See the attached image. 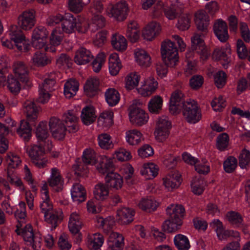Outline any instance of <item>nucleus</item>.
<instances>
[{
    "label": "nucleus",
    "instance_id": "nucleus-1",
    "mask_svg": "<svg viewBox=\"0 0 250 250\" xmlns=\"http://www.w3.org/2000/svg\"><path fill=\"white\" fill-rule=\"evenodd\" d=\"M161 55L164 63L169 67H174L179 61L178 50L174 42L166 40L161 44Z\"/></svg>",
    "mask_w": 250,
    "mask_h": 250
},
{
    "label": "nucleus",
    "instance_id": "nucleus-2",
    "mask_svg": "<svg viewBox=\"0 0 250 250\" xmlns=\"http://www.w3.org/2000/svg\"><path fill=\"white\" fill-rule=\"evenodd\" d=\"M183 115L187 121L190 124H195L199 122L202 117L201 111L197 103L190 100L184 104Z\"/></svg>",
    "mask_w": 250,
    "mask_h": 250
},
{
    "label": "nucleus",
    "instance_id": "nucleus-3",
    "mask_svg": "<svg viewBox=\"0 0 250 250\" xmlns=\"http://www.w3.org/2000/svg\"><path fill=\"white\" fill-rule=\"evenodd\" d=\"M128 6L125 1H121L115 5L110 4L106 9V13L110 18L122 21L126 19Z\"/></svg>",
    "mask_w": 250,
    "mask_h": 250
},
{
    "label": "nucleus",
    "instance_id": "nucleus-4",
    "mask_svg": "<svg viewBox=\"0 0 250 250\" xmlns=\"http://www.w3.org/2000/svg\"><path fill=\"white\" fill-rule=\"evenodd\" d=\"M36 23V12L33 9H28L22 12L18 17V24L22 30H31Z\"/></svg>",
    "mask_w": 250,
    "mask_h": 250
},
{
    "label": "nucleus",
    "instance_id": "nucleus-5",
    "mask_svg": "<svg viewBox=\"0 0 250 250\" xmlns=\"http://www.w3.org/2000/svg\"><path fill=\"white\" fill-rule=\"evenodd\" d=\"M8 34L11 40L14 42L18 50L23 52L28 51L29 45L22 43L25 37L23 32L17 26L11 25L9 29Z\"/></svg>",
    "mask_w": 250,
    "mask_h": 250
},
{
    "label": "nucleus",
    "instance_id": "nucleus-6",
    "mask_svg": "<svg viewBox=\"0 0 250 250\" xmlns=\"http://www.w3.org/2000/svg\"><path fill=\"white\" fill-rule=\"evenodd\" d=\"M203 33L202 34L197 33H194L191 38V49L195 50L197 54L200 55V58L202 60L205 61L208 58L209 53L203 39V37L206 33Z\"/></svg>",
    "mask_w": 250,
    "mask_h": 250
},
{
    "label": "nucleus",
    "instance_id": "nucleus-7",
    "mask_svg": "<svg viewBox=\"0 0 250 250\" xmlns=\"http://www.w3.org/2000/svg\"><path fill=\"white\" fill-rule=\"evenodd\" d=\"M49 34L48 31L42 26L36 27L32 34V44L36 49L43 48L46 42Z\"/></svg>",
    "mask_w": 250,
    "mask_h": 250
},
{
    "label": "nucleus",
    "instance_id": "nucleus-8",
    "mask_svg": "<svg viewBox=\"0 0 250 250\" xmlns=\"http://www.w3.org/2000/svg\"><path fill=\"white\" fill-rule=\"evenodd\" d=\"M49 125L50 132L54 138L59 140L64 138L66 127L60 119L55 117L51 118Z\"/></svg>",
    "mask_w": 250,
    "mask_h": 250
},
{
    "label": "nucleus",
    "instance_id": "nucleus-9",
    "mask_svg": "<svg viewBox=\"0 0 250 250\" xmlns=\"http://www.w3.org/2000/svg\"><path fill=\"white\" fill-rule=\"evenodd\" d=\"M75 28H77L78 31L81 33H85L88 29L85 23H81L80 26L77 25L76 20L72 16H70L68 19L63 18L62 21V32L71 34L74 31Z\"/></svg>",
    "mask_w": 250,
    "mask_h": 250
},
{
    "label": "nucleus",
    "instance_id": "nucleus-10",
    "mask_svg": "<svg viewBox=\"0 0 250 250\" xmlns=\"http://www.w3.org/2000/svg\"><path fill=\"white\" fill-rule=\"evenodd\" d=\"M183 97L184 94L180 90H176L172 93L169 102V111L171 114L180 112L185 103Z\"/></svg>",
    "mask_w": 250,
    "mask_h": 250
},
{
    "label": "nucleus",
    "instance_id": "nucleus-11",
    "mask_svg": "<svg viewBox=\"0 0 250 250\" xmlns=\"http://www.w3.org/2000/svg\"><path fill=\"white\" fill-rule=\"evenodd\" d=\"M230 48L229 45L216 48L213 53L214 59L221 61L222 65L224 68H227L230 62Z\"/></svg>",
    "mask_w": 250,
    "mask_h": 250
},
{
    "label": "nucleus",
    "instance_id": "nucleus-12",
    "mask_svg": "<svg viewBox=\"0 0 250 250\" xmlns=\"http://www.w3.org/2000/svg\"><path fill=\"white\" fill-rule=\"evenodd\" d=\"M213 30L215 35L221 42H226L229 38L227 23L221 19L214 21Z\"/></svg>",
    "mask_w": 250,
    "mask_h": 250
},
{
    "label": "nucleus",
    "instance_id": "nucleus-13",
    "mask_svg": "<svg viewBox=\"0 0 250 250\" xmlns=\"http://www.w3.org/2000/svg\"><path fill=\"white\" fill-rule=\"evenodd\" d=\"M83 226L82 219L79 214L76 211L71 213L69 216L68 221V229L69 231L73 234H78V241L81 239L80 234V229Z\"/></svg>",
    "mask_w": 250,
    "mask_h": 250
},
{
    "label": "nucleus",
    "instance_id": "nucleus-14",
    "mask_svg": "<svg viewBox=\"0 0 250 250\" xmlns=\"http://www.w3.org/2000/svg\"><path fill=\"white\" fill-rule=\"evenodd\" d=\"M62 119L66 124V127L69 132L75 133L78 130L79 118L75 111L68 110L63 115Z\"/></svg>",
    "mask_w": 250,
    "mask_h": 250
},
{
    "label": "nucleus",
    "instance_id": "nucleus-15",
    "mask_svg": "<svg viewBox=\"0 0 250 250\" xmlns=\"http://www.w3.org/2000/svg\"><path fill=\"white\" fill-rule=\"evenodd\" d=\"M129 119L132 124L141 126L147 122L148 116L144 110L135 107L129 113Z\"/></svg>",
    "mask_w": 250,
    "mask_h": 250
},
{
    "label": "nucleus",
    "instance_id": "nucleus-16",
    "mask_svg": "<svg viewBox=\"0 0 250 250\" xmlns=\"http://www.w3.org/2000/svg\"><path fill=\"white\" fill-rule=\"evenodd\" d=\"M13 72L21 82L26 83L28 80L29 69L27 65L23 62L18 61L13 64Z\"/></svg>",
    "mask_w": 250,
    "mask_h": 250
},
{
    "label": "nucleus",
    "instance_id": "nucleus-17",
    "mask_svg": "<svg viewBox=\"0 0 250 250\" xmlns=\"http://www.w3.org/2000/svg\"><path fill=\"white\" fill-rule=\"evenodd\" d=\"M135 214V210L131 208H122L117 211V220L121 224L127 225L133 221Z\"/></svg>",
    "mask_w": 250,
    "mask_h": 250
},
{
    "label": "nucleus",
    "instance_id": "nucleus-18",
    "mask_svg": "<svg viewBox=\"0 0 250 250\" xmlns=\"http://www.w3.org/2000/svg\"><path fill=\"white\" fill-rule=\"evenodd\" d=\"M164 12L166 17L169 20L175 19L179 14L183 13V7L179 0H173L170 6L164 7Z\"/></svg>",
    "mask_w": 250,
    "mask_h": 250
},
{
    "label": "nucleus",
    "instance_id": "nucleus-19",
    "mask_svg": "<svg viewBox=\"0 0 250 250\" xmlns=\"http://www.w3.org/2000/svg\"><path fill=\"white\" fill-rule=\"evenodd\" d=\"M107 243L109 250H122L125 246L124 237L120 233L111 232Z\"/></svg>",
    "mask_w": 250,
    "mask_h": 250
},
{
    "label": "nucleus",
    "instance_id": "nucleus-20",
    "mask_svg": "<svg viewBox=\"0 0 250 250\" xmlns=\"http://www.w3.org/2000/svg\"><path fill=\"white\" fill-rule=\"evenodd\" d=\"M163 185L168 191L177 188L181 182V175L178 172H174L167 175L163 179Z\"/></svg>",
    "mask_w": 250,
    "mask_h": 250
},
{
    "label": "nucleus",
    "instance_id": "nucleus-21",
    "mask_svg": "<svg viewBox=\"0 0 250 250\" xmlns=\"http://www.w3.org/2000/svg\"><path fill=\"white\" fill-rule=\"evenodd\" d=\"M48 183L49 186L56 191L59 192L61 190L63 180L57 168L53 167L51 169V175L48 179Z\"/></svg>",
    "mask_w": 250,
    "mask_h": 250
},
{
    "label": "nucleus",
    "instance_id": "nucleus-22",
    "mask_svg": "<svg viewBox=\"0 0 250 250\" xmlns=\"http://www.w3.org/2000/svg\"><path fill=\"white\" fill-rule=\"evenodd\" d=\"M195 22L197 29L204 33L208 32L209 19L208 16L204 10L198 11L195 15Z\"/></svg>",
    "mask_w": 250,
    "mask_h": 250
},
{
    "label": "nucleus",
    "instance_id": "nucleus-23",
    "mask_svg": "<svg viewBox=\"0 0 250 250\" xmlns=\"http://www.w3.org/2000/svg\"><path fill=\"white\" fill-rule=\"evenodd\" d=\"M135 60L136 63L141 67H147L150 66L151 57L148 53L142 48H136L134 51Z\"/></svg>",
    "mask_w": 250,
    "mask_h": 250
},
{
    "label": "nucleus",
    "instance_id": "nucleus-24",
    "mask_svg": "<svg viewBox=\"0 0 250 250\" xmlns=\"http://www.w3.org/2000/svg\"><path fill=\"white\" fill-rule=\"evenodd\" d=\"M158 87V83L154 79L150 78L137 89L138 93L144 97L151 95Z\"/></svg>",
    "mask_w": 250,
    "mask_h": 250
},
{
    "label": "nucleus",
    "instance_id": "nucleus-25",
    "mask_svg": "<svg viewBox=\"0 0 250 250\" xmlns=\"http://www.w3.org/2000/svg\"><path fill=\"white\" fill-rule=\"evenodd\" d=\"M105 181L107 187L116 190L121 189L123 185L122 176L116 172L108 173L105 177Z\"/></svg>",
    "mask_w": 250,
    "mask_h": 250
},
{
    "label": "nucleus",
    "instance_id": "nucleus-26",
    "mask_svg": "<svg viewBox=\"0 0 250 250\" xmlns=\"http://www.w3.org/2000/svg\"><path fill=\"white\" fill-rule=\"evenodd\" d=\"M24 112L26 114L27 121L31 122L35 121L37 119L38 113V109L34 103L30 100L25 101L23 104Z\"/></svg>",
    "mask_w": 250,
    "mask_h": 250
},
{
    "label": "nucleus",
    "instance_id": "nucleus-27",
    "mask_svg": "<svg viewBox=\"0 0 250 250\" xmlns=\"http://www.w3.org/2000/svg\"><path fill=\"white\" fill-rule=\"evenodd\" d=\"M93 58V56L89 50L82 47L76 51L74 61L79 65H83L89 62Z\"/></svg>",
    "mask_w": 250,
    "mask_h": 250
},
{
    "label": "nucleus",
    "instance_id": "nucleus-28",
    "mask_svg": "<svg viewBox=\"0 0 250 250\" xmlns=\"http://www.w3.org/2000/svg\"><path fill=\"white\" fill-rule=\"evenodd\" d=\"M96 118L95 110L92 106L87 105L83 108L81 119L85 125H88L92 124L95 121Z\"/></svg>",
    "mask_w": 250,
    "mask_h": 250
},
{
    "label": "nucleus",
    "instance_id": "nucleus-29",
    "mask_svg": "<svg viewBox=\"0 0 250 250\" xmlns=\"http://www.w3.org/2000/svg\"><path fill=\"white\" fill-rule=\"evenodd\" d=\"M96 219L97 226L103 229L105 233H110L112 232V229L115 225V221L112 217L108 216L104 218L101 216H97Z\"/></svg>",
    "mask_w": 250,
    "mask_h": 250
},
{
    "label": "nucleus",
    "instance_id": "nucleus-30",
    "mask_svg": "<svg viewBox=\"0 0 250 250\" xmlns=\"http://www.w3.org/2000/svg\"><path fill=\"white\" fill-rule=\"evenodd\" d=\"M21 160L20 157L12 152H9L4 158V163L7 168V172L11 169L18 168L21 164Z\"/></svg>",
    "mask_w": 250,
    "mask_h": 250
},
{
    "label": "nucleus",
    "instance_id": "nucleus-31",
    "mask_svg": "<svg viewBox=\"0 0 250 250\" xmlns=\"http://www.w3.org/2000/svg\"><path fill=\"white\" fill-rule=\"evenodd\" d=\"M167 214L169 217L176 219H182L185 213V209L181 205L171 204L168 206L166 209Z\"/></svg>",
    "mask_w": 250,
    "mask_h": 250
},
{
    "label": "nucleus",
    "instance_id": "nucleus-32",
    "mask_svg": "<svg viewBox=\"0 0 250 250\" xmlns=\"http://www.w3.org/2000/svg\"><path fill=\"white\" fill-rule=\"evenodd\" d=\"M85 190L83 186L78 183L74 184L71 190V197L74 202L77 203L85 200Z\"/></svg>",
    "mask_w": 250,
    "mask_h": 250
},
{
    "label": "nucleus",
    "instance_id": "nucleus-33",
    "mask_svg": "<svg viewBox=\"0 0 250 250\" xmlns=\"http://www.w3.org/2000/svg\"><path fill=\"white\" fill-rule=\"evenodd\" d=\"M158 166L154 163H150L144 164L140 172L146 179H151L158 175Z\"/></svg>",
    "mask_w": 250,
    "mask_h": 250
},
{
    "label": "nucleus",
    "instance_id": "nucleus-34",
    "mask_svg": "<svg viewBox=\"0 0 250 250\" xmlns=\"http://www.w3.org/2000/svg\"><path fill=\"white\" fill-rule=\"evenodd\" d=\"M113 167L112 160L105 156L101 157L98 164L96 165V169L101 174L110 173Z\"/></svg>",
    "mask_w": 250,
    "mask_h": 250
},
{
    "label": "nucleus",
    "instance_id": "nucleus-35",
    "mask_svg": "<svg viewBox=\"0 0 250 250\" xmlns=\"http://www.w3.org/2000/svg\"><path fill=\"white\" fill-rule=\"evenodd\" d=\"M160 29L159 23L156 22H150L143 30V36L145 39L151 41L159 33Z\"/></svg>",
    "mask_w": 250,
    "mask_h": 250
},
{
    "label": "nucleus",
    "instance_id": "nucleus-36",
    "mask_svg": "<svg viewBox=\"0 0 250 250\" xmlns=\"http://www.w3.org/2000/svg\"><path fill=\"white\" fill-rule=\"evenodd\" d=\"M45 221L51 225L52 229L56 228L62 219V211L54 210L44 215Z\"/></svg>",
    "mask_w": 250,
    "mask_h": 250
},
{
    "label": "nucleus",
    "instance_id": "nucleus-37",
    "mask_svg": "<svg viewBox=\"0 0 250 250\" xmlns=\"http://www.w3.org/2000/svg\"><path fill=\"white\" fill-rule=\"evenodd\" d=\"M183 224L181 219H176L170 217L165 221L163 225V229L164 231L168 232H174L180 229Z\"/></svg>",
    "mask_w": 250,
    "mask_h": 250
},
{
    "label": "nucleus",
    "instance_id": "nucleus-38",
    "mask_svg": "<svg viewBox=\"0 0 250 250\" xmlns=\"http://www.w3.org/2000/svg\"><path fill=\"white\" fill-rule=\"evenodd\" d=\"M109 71L111 75H117L122 67V64L117 53L111 54L109 57Z\"/></svg>",
    "mask_w": 250,
    "mask_h": 250
},
{
    "label": "nucleus",
    "instance_id": "nucleus-39",
    "mask_svg": "<svg viewBox=\"0 0 250 250\" xmlns=\"http://www.w3.org/2000/svg\"><path fill=\"white\" fill-rule=\"evenodd\" d=\"M111 42L113 48L118 51H123L127 48V44L125 38L118 33L112 35Z\"/></svg>",
    "mask_w": 250,
    "mask_h": 250
},
{
    "label": "nucleus",
    "instance_id": "nucleus-40",
    "mask_svg": "<svg viewBox=\"0 0 250 250\" xmlns=\"http://www.w3.org/2000/svg\"><path fill=\"white\" fill-rule=\"evenodd\" d=\"M79 83L74 79L67 81L64 85V94L67 98L74 96L79 89Z\"/></svg>",
    "mask_w": 250,
    "mask_h": 250
},
{
    "label": "nucleus",
    "instance_id": "nucleus-41",
    "mask_svg": "<svg viewBox=\"0 0 250 250\" xmlns=\"http://www.w3.org/2000/svg\"><path fill=\"white\" fill-rule=\"evenodd\" d=\"M29 121L21 120L20 126L17 129L18 135L25 141H28L31 137V128Z\"/></svg>",
    "mask_w": 250,
    "mask_h": 250
},
{
    "label": "nucleus",
    "instance_id": "nucleus-42",
    "mask_svg": "<svg viewBox=\"0 0 250 250\" xmlns=\"http://www.w3.org/2000/svg\"><path fill=\"white\" fill-rule=\"evenodd\" d=\"M158 206V203L151 197L142 199L138 204L140 208L148 212L154 211Z\"/></svg>",
    "mask_w": 250,
    "mask_h": 250
},
{
    "label": "nucleus",
    "instance_id": "nucleus-43",
    "mask_svg": "<svg viewBox=\"0 0 250 250\" xmlns=\"http://www.w3.org/2000/svg\"><path fill=\"white\" fill-rule=\"evenodd\" d=\"M94 195L96 199L104 201L109 196V189L107 185L99 183L95 186Z\"/></svg>",
    "mask_w": 250,
    "mask_h": 250
},
{
    "label": "nucleus",
    "instance_id": "nucleus-44",
    "mask_svg": "<svg viewBox=\"0 0 250 250\" xmlns=\"http://www.w3.org/2000/svg\"><path fill=\"white\" fill-rule=\"evenodd\" d=\"M104 241V239L101 234L95 233L88 237L87 243L90 249L96 250L102 247Z\"/></svg>",
    "mask_w": 250,
    "mask_h": 250
},
{
    "label": "nucleus",
    "instance_id": "nucleus-45",
    "mask_svg": "<svg viewBox=\"0 0 250 250\" xmlns=\"http://www.w3.org/2000/svg\"><path fill=\"white\" fill-rule=\"evenodd\" d=\"M99 83V80L97 78L88 79L84 86L85 94L89 97L95 95L98 89Z\"/></svg>",
    "mask_w": 250,
    "mask_h": 250
},
{
    "label": "nucleus",
    "instance_id": "nucleus-46",
    "mask_svg": "<svg viewBox=\"0 0 250 250\" xmlns=\"http://www.w3.org/2000/svg\"><path fill=\"white\" fill-rule=\"evenodd\" d=\"M106 24L105 18L99 14L93 15L88 27L92 32H95L100 28L104 27Z\"/></svg>",
    "mask_w": 250,
    "mask_h": 250
},
{
    "label": "nucleus",
    "instance_id": "nucleus-47",
    "mask_svg": "<svg viewBox=\"0 0 250 250\" xmlns=\"http://www.w3.org/2000/svg\"><path fill=\"white\" fill-rule=\"evenodd\" d=\"M105 97L106 102L111 106L116 105L120 99V95L118 91L112 88L106 90L105 92Z\"/></svg>",
    "mask_w": 250,
    "mask_h": 250
},
{
    "label": "nucleus",
    "instance_id": "nucleus-48",
    "mask_svg": "<svg viewBox=\"0 0 250 250\" xmlns=\"http://www.w3.org/2000/svg\"><path fill=\"white\" fill-rule=\"evenodd\" d=\"M8 127L0 123V151L5 152L8 148V141L5 138L9 134Z\"/></svg>",
    "mask_w": 250,
    "mask_h": 250
},
{
    "label": "nucleus",
    "instance_id": "nucleus-49",
    "mask_svg": "<svg viewBox=\"0 0 250 250\" xmlns=\"http://www.w3.org/2000/svg\"><path fill=\"white\" fill-rule=\"evenodd\" d=\"M163 103V99L160 96L158 95L154 96L148 102L149 111L152 113H159L162 110Z\"/></svg>",
    "mask_w": 250,
    "mask_h": 250
},
{
    "label": "nucleus",
    "instance_id": "nucleus-50",
    "mask_svg": "<svg viewBox=\"0 0 250 250\" xmlns=\"http://www.w3.org/2000/svg\"><path fill=\"white\" fill-rule=\"evenodd\" d=\"M113 113L111 111H105L99 116L98 120L99 125L109 127L113 124Z\"/></svg>",
    "mask_w": 250,
    "mask_h": 250
},
{
    "label": "nucleus",
    "instance_id": "nucleus-51",
    "mask_svg": "<svg viewBox=\"0 0 250 250\" xmlns=\"http://www.w3.org/2000/svg\"><path fill=\"white\" fill-rule=\"evenodd\" d=\"M47 126V123L46 122H42L37 126L36 135L39 142H44L48 137Z\"/></svg>",
    "mask_w": 250,
    "mask_h": 250
},
{
    "label": "nucleus",
    "instance_id": "nucleus-52",
    "mask_svg": "<svg viewBox=\"0 0 250 250\" xmlns=\"http://www.w3.org/2000/svg\"><path fill=\"white\" fill-rule=\"evenodd\" d=\"M142 137V133L139 131L132 129L126 132L125 139L129 145H136L141 142Z\"/></svg>",
    "mask_w": 250,
    "mask_h": 250
},
{
    "label": "nucleus",
    "instance_id": "nucleus-53",
    "mask_svg": "<svg viewBox=\"0 0 250 250\" xmlns=\"http://www.w3.org/2000/svg\"><path fill=\"white\" fill-rule=\"evenodd\" d=\"M98 144L104 149H110L114 147V144L111 136L107 133H102L98 136Z\"/></svg>",
    "mask_w": 250,
    "mask_h": 250
},
{
    "label": "nucleus",
    "instance_id": "nucleus-54",
    "mask_svg": "<svg viewBox=\"0 0 250 250\" xmlns=\"http://www.w3.org/2000/svg\"><path fill=\"white\" fill-rule=\"evenodd\" d=\"M174 244L179 250H188L190 248L189 240L187 236L178 234L174 238Z\"/></svg>",
    "mask_w": 250,
    "mask_h": 250
},
{
    "label": "nucleus",
    "instance_id": "nucleus-55",
    "mask_svg": "<svg viewBox=\"0 0 250 250\" xmlns=\"http://www.w3.org/2000/svg\"><path fill=\"white\" fill-rule=\"evenodd\" d=\"M82 160L84 163L87 165L93 166L97 161L96 154L94 150L86 149L83 152Z\"/></svg>",
    "mask_w": 250,
    "mask_h": 250
},
{
    "label": "nucleus",
    "instance_id": "nucleus-56",
    "mask_svg": "<svg viewBox=\"0 0 250 250\" xmlns=\"http://www.w3.org/2000/svg\"><path fill=\"white\" fill-rule=\"evenodd\" d=\"M206 186V183L202 178H195L191 183L192 192L195 194H201L204 190Z\"/></svg>",
    "mask_w": 250,
    "mask_h": 250
},
{
    "label": "nucleus",
    "instance_id": "nucleus-57",
    "mask_svg": "<svg viewBox=\"0 0 250 250\" xmlns=\"http://www.w3.org/2000/svg\"><path fill=\"white\" fill-rule=\"evenodd\" d=\"M140 81V77L137 73H131L125 78V87L127 89H132L136 87Z\"/></svg>",
    "mask_w": 250,
    "mask_h": 250
},
{
    "label": "nucleus",
    "instance_id": "nucleus-58",
    "mask_svg": "<svg viewBox=\"0 0 250 250\" xmlns=\"http://www.w3.org/2000/svg\"><path fill=\"white\" fill-rule=\"evenodd\" d=\"M226 217L229 222L235 227H240L243 222L241 215L238 212L230 211L226 214Z\"/></svg>",
    "mask_w": 250,
    "mask_h": 250
},
{
    "label": "nucleus",
    "instance_id": "nucleus-59",
    "mask_svg": "<svg viewBox=\"0 0 250 250\" xmlns=\"http://www.w3.org/2000/svg\"><path fill=\"white\" fill-rule=\"evenodd\" d=\"M7 87L10 91L14 94L19 93L21 88L20 82L12 75L8 77Z\"/></svg>",
    "mask_w": 250,
    "mask_h": 250
},
{
    "label": "nucleus",
    "instance_id": "nucleus-60",
    "mask_svg": "<svg viewBox=\"0 0 250 250\" xmlns=\"http://www.w3.org/2000/svg\"><path fill=\"white\" fill-rule=\"evenodd\" d=\"M33 63L38 66H42L46 65L49 62L45 54L40 51H37L32 57Z\"/></svg>",
    "mask_w": 250,
    "mask_h": 250
},
{
    "label": "nucleus",
    "instance_id": "nucleus-61",
    "mask_svg": "<svg viewBox=\"0 0 250 250\" xmlns=\"http://www.w3.org/2000/svg\"><path fill=\"white\" fill-rule=\"evenodd\" d=\"M63 38V34L59 28H55L52 32L50 37V42L54 46H58L61 44Z\"/></svg>",
    "mask_w": 250,
    "mask_h": 250
},
{
    "label": "nucleus",
    "instance_id": "nucleus-62",
    "mask_svg": "<svg viewBox=\"0 0 250 250\" xmlns=\"http://www.w3.org/2000/svg\"><path fill=\"white\" fill-rule=\"evenodd\" d=\"M191 16L188 13L180 16L177 24V28L182 31L188 29L190 26Z\"/></svg>",
    "mask_w": 250,
    "mask_h": 250
},
{
    "label": "nucleus",
    "instance_id": "nucleus-63",
    "mask_svg": "<svg viewBox=\"0 0 250 250\" xmlns=\"http://www.w3.org/2000/svg\"><path fill=\"white\" fill-rule=\"evenodd\" d=\"M250 162V151L243 149L239 156V165L241 168H247Z\"/></svg>",
    "mask_w": 250,
    "mask_h": 250
},
{
    "label": "nucleus",
    "instance_id": "nucleus-64",
    "mask_svg": "<svg viewBox=\"0 0 250 250\" xmlns=\"http://www.w3.org/2000/svg\"><path fill=\"white\" fill-rule=\"evenodd\" d=\"M229 142V137L228 135L225 133H222L217 138L216 147L219 150L224 151L228 148Z\"/></svg>",
    "mask_w": 250,
    "mask_h": 250
}]
</instances>
